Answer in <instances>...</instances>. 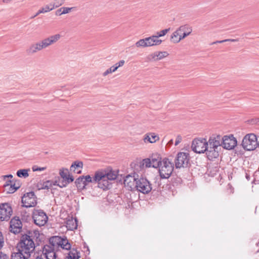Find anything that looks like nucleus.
Wrapping results in <instances>:
<instances>
[{"mask_svg": "<svg viewBox=\"0 0 259 259\" xmlns=\"http://www.w3.org/2000/svg\"><path fill=\"white\" fill-rule=\"evenodd\" d=\"M39 235L38 231H29L26 234L22 235L21 240L17 246L18 251L26 254L27 256L30 257L31 254L35 249L34 239L37 238Z\"/></svg>", "mask_w": 259, "mask_h": 259, "instance_id": "1", "label": "nucleus"}, {"mask_svg": "<svg viewBox=\"0 0 259 259\" xmlns=\"http://www.w3.org/2000/svg\"><path fill=\"white\" fill-rule=\"evenodd\" d=\"M117 175V171L113 170L109 167L105 169L97 170L96 179H100V183H99V188L102 189L103 190L110 189L111 187V183L109 181L115 180Z\"/></svg>", "mask_w": 259, "mask_h": 259, "instance_id": "2", "label": "nucleus"}, {"mask_svg": "<svg viewBox=\"0 0 259 259\" xmlns=\"http://www.w3.org/2000/svg\"><path fill=\"white\" fill-rule=\"evenodd\" d=\"M69 250L71 248V245L66 237H61L59 236L50 237V257L56 259L57 257L56 252L59 248Z\"/></svg>", "mask_w": 259, "mask_h": 259, "instance_id": "3", "label": "nucleus"}, {"mask_svg": "<svg viewBox=\"0 0 259 259\" xmlns=\"http://www.w3.org/2000/svg\"><path fill=\"white\" fill-rule=\"evenodd\" d=\"M159 172L161 179H168L174 170V164L169 159L164 158L162 160V165L160 166Z\"/></svg>", "mask_w": 259, "mask_h": 259, "instance_id": "4", "label": "nucleus"}, {"mask_svg": "<svg viewBox=\"0 0 259 259\" xmlns=\"http://www.w3.org/2000/svg\"><path fill=\"white\" fill-rule=\"evenodd\" d=\"M241 145L245 150H253L256 148L257 145H258L256 135L254 134L246 135L243 138Z\"/></svg>", "mask_w": 259, "mask_h": 259, "instance_id": "5", "label": "nucleus"}, {"mask_svg": "<svg viewBox=\"0 0 259 259\" xmlns=\"http://www.w3.org/2000/svg\"><path fill=\"white\" fill-rule=\"evenodd\" d=\"M135 189L143 194H148L152 190L151 184L147 179L138 177L137 178Z\"/></svg>", "mask_w": 259, "mask_h": 259, "instance_id": "6", "label": "nucleus"}, {"mask_svg": "<svg viewBox=\"0 0 259 259\" xmlns=\"http://www.w3.org/2000/svg\"><path fill=\"white\" fill-rule=\"evenodd\" d=\"M190 156L188 153L180 152L176 156L175 160V166L177 168L181 167H188L190 165Z\"/></svg>", "mask_w": 259, "mask_h": 259, "instance_id": "7", "label": "nucleus"}, {"mask_svg": "<svg viewBox=\"0 0 259 259\" xmlns=\"http://www.w3.org/2000/svg\"><path fill=\"white\" fill-rule=\"evenodd\" d=\"M49 46V38L44 39L36 43L31 44L26 50V53L32 55L40 51Z\"/></svg>", "mask_w": 259, "mask_h": 259, "instance_id": "8", "label": "nucleus"}, {"mask_svg": "<svg viewBox=\"0 0 259 259\" xmlns=\"http://www.w3.org/2000/svg\"><path fill=\"white\" fill-rule=\"evenodd\" d=\"M191 148L195 153H204L208 148L207 142L205 139H195L192 142Z\"/></svg>", "mask_w": 259, "mask_h": 259, "instance_id": "9", "label": "nucleus"}, {"mask_svg": "<svg viewBox=\"0 0 259 259\" xmlns=\"http://www.w3.org/2000/svg\"><path fill=\"white\" fill-rule=\"evenodd\" d=\"M13 210L10 204L8 203L0 204V220L8 221L12 215Z\"/></svg>", "mask_w": 259, "mask_h": 259, "instance_id": "10", "label": "nucleus"}, {"mask_svg": "<svg viewBox=\"0 0 259 259\" xmlns=\"http://www.w3.org/2000/svg\"><path fill=\"white\" fill-rule=\"evenodd\" d=\"M32 218L34 223L39 226H44L48 220L47 214L41 210H34Z\"/></svg>", "mask_w": 259, "mask_h": 259, "instance_id": "11", "label": "nucleus"}, {"mask_svg": "<svg viewBox=\"0 0 259 259\" xmlns=\"http://www.w3.org/2000/svg\"><path fill=\"white\" fill-rule=\"evenodd\" d=\"M23 206L25 207H31L35 206L37 203L36 197L33 192L25 194L22 197Z\"/></svg>", "mask_w": 259, "mask_h": 259, "instance_id": "12", "label": "nucleus"}, {"mask_svg": "<svg viewBox=\"0 0 259 259\" xmlns=\"http://www.w3.org/2000/svg\"><path fill=\"white\" fill-rule=\"evenodd\" d=\"M237 141L233 135L225 136L222 138V146L226 149H233L237 146Z\"/></svg>", "mask_w": 259, "mask_h": 259, "instance_id": "13", "label": "nucleus"}, {"mask_svg": "<svg viewBox=\"0 0 259 259\" xmlns=\"http://www.w3.org/2000/svg\"><path fill=\"white\" fill-rule=\"evenodd\" d=\"M22 223L18 218H14L10 221V231L15 234L19 233L22 230Z\"/></svg>", "mask_w": 259, "mask_h": 259, "instance_id": "14", "label": "nucleus"}, {"mask_svg": "<svg viewBox=\"0 0 259 259\" xmlns=\"http://www.w3.org/2000/svg\"><path fill=\"white\" fill-rule=\"evenodd\" d=\"M222 138L220 135L211 136L207 142L208 146L210 148L218 149L219 146H222Z\"/></svg>", "mask_w": 259, "mask_h": 259, "instance_id": "15", "label": "nucleus"}, {"mask_svg": "<svg viewBox=\"0 0 259 259\" xmlns=\"http://www.w3.org/2000/svg\"><path fill=\"white\" fill-rule=\"evenodd\" d=\"M138 177H139V175L135 172L134 173L133 176L130 175L126 176L124 180V185H126L131 190L135 189L137 178H138Z\"/></svg>", "mask_w": 259, "mask_h": 259, "instance_id": "16", "label": "nucleus"}, {"mask_svg": "<svg viewBox=\"0 0 259 259\" xmlns=\"http://www.w3.org/2000/svg\"><path fill=\"white\" fill-rule=\"evenodd\" d=\"M168 53L166 51L156 52L154 53L149 55L147 57V59L150 61L152 60L157 61L167 57L168 56Z\"/></svg>", "mask_w": 259, "mask_h": 259, "instance_id": "17", "label": "nucleus"}, {"mask_svg": "<svg viewBox=\"0 0 259 259\" xmlns=\"http://www.w3.org/2000/svg\"><path fill=\"white\" fill-rule=\"evenodd\" d=\"M178 31L180 32V38L183 39L191 34L192 31V28L191 27L186 24L181 26L178 28Z\"/></svg>", "mask_w": 259, "mask_h": 259, "instance_id": "18", "label": "nucleus"}, {"mask_svg": "<svg viewBox=\"0 0 259 259\" xmlns=\"http://www.w3.org/2000/svg\"><path fill=\"white\" fill-rule=\"evenodd\" d=\"M66 227L68 230H74L77 228V220L76 218H73L72 216H68L66 221Z\"/></svg>", "mask_w": 259, "mask_h": 259, "instance_id": "19", "label": "nucleus"}, {"mask_svg": "<svg viewBox=\"0 0 259 259\" xmlns=\"http://www.w3.org/2000/svg\"><path fill=\"white\" fill-rule=\"evenodd\" d=\"M205 152L207 157L209 160H213L214 159L218 158L219 155L218 149L210 148L208 146Z\"/></svg>", "mask_w": 259, "mask_h": 259, "instance_id": "20", "label": "nucleus"}, {"mask_svg": "<svg viewBox=\"0 0 259 259\" xmlns=\"http://www.w3.org/2000/svg\"><path fill=\"white\" fill-rule=\"evenodd\" d=\"M150 159L153 167L157 168L162 165V161H161V158L159 154L157 153L153 154Z\"/></svg>", "mask_w": 259, "mask_h": 259, "instance_id": "21", "label": "nucleus"}, {"mask_svg": "<svg viewBox=\"0 0 259 259\" xmlns=\"http://www.w3.org/2000/svg\"><path fill=\"white\" fill-rule=\"evenodd\" d=\"M147 41V47H151L153 46H158L162 42L161 39H158L155 35H152L150 37L145 38Z\"/></svg>", "mask_w": 259, "mask_h": 259, "instance_id": "22", "label": "nucleus"}, {"mask_svg": "<svg viewBox=\"0 0 259 259\" xmlns=\"http://www.w3.org/2000/svg\"><path fill=\"white\" fill-rule=\"evenodd\" d=\"M75 184L77 187L78 190L81 191L86 189V186L88 184L83 179V176H80L76 179L75 181Z\"/></svg>", "mask_w": 259, "mask_h": 259, "instance_id": "23", "label": "nucleus"}, {"mask_svg": "<svg viewBox=\"0 0 259 259\" xmlns=\"http://www.w3.org/2000/svg\"><path fill=\"white\" fill-rule=\"evenodd\" d=\"M159 137L154 133H149L146 135L144 139V142H148L150 143H153L159 140Z\"/></svg>", "mask_w": 259, "mask_h": 259, "instance_id": "24", "label": "nucleus"}, {"mask_svg": "<svg viewBox=\"0 0 259 259\" xmlns=\"http://www.w3.org/2000/svg\"><path fill=\"white\" fill-rule=\"evenodd\" d=\"M68 253V255L66 256V259H79L80 258L79 252L76 249L73 248Z\"/></svg>", "mask_w": 259, "mask_h": 259, "instance_id": "25", "label": "nucleus"}, {"mask_svg": "<svg viewBox=\"0 0 259 259\" xmlns=\"http://www.w3.org/2000/svg\"><path fill=\"white\" fill-rule=\"evenodd\" d=\"M97 174V171H96L95 173L94 177L92 178L90 175H87L85 176H83V179L85 180V181L87 184L89 183H98V186L99 187V183H100V179H96V177Z\"/></svg>", "mask_w": 259, "mask_h": 259, "instance_id": "26", "label": "nucleus"}, {"mask_svg": "<svg viewBox=\"0 0 259 259\" xmlns=\"http://www.w3.org/2000/svg\"><path fill=\"white\" fill-rule=\"evenodd\" d=\"M180 32L178 31V29H177L175 31H174L170 36V40L174 43H178L182 39H180Z\"/></svg>", "mask_w": 259, "mask_h": 259, "instance_id": "27", "label": "nucleus"}, {"mask_svg": "<svg viewBox=\"0 0 259 259\" xmlns=\"http://www.w3.org/2000/svg\"><path fill=\"white\" fill-rule=\"evenodd\" d=\"M29 257L19 251L17 252H13L11 254V259H28Z\"/></svg>", "mask_w": 259, "mask_h": 259, "instance_id": "28", "label": "nucleus"}, {"mask_svg": "<svg viewBox=\"0 0 259 259\" xmlns=\"http://www.w3.org/2000/svg\"><path fill=\"white\" fill-rule=\"evenodd\" d=\"M50 185H57L60 188L65 187L68 184L66 183L64 179L60 180L59 177H58V180H56L54 182L50 181Z\"/></svg>", "mask_w": 259, "mask_h": 259, "instance_id": "29", "label": "nucleus"}, {"mask_svg": "<svg viewBox=\"0 0 259 259\" xmlns=\"http://www.w3.org/2000/svg\"><path fill=\"white\" fill-rule=\"evenodd\" d=\"M37 189L38 190L49 189V181L40 180L36 185Z\"/></svg>", "mask_w": 259, "mask_h": 259, "instance_id": "30", "label": "nucleus"}, {"mask_svg": "<svg viewBox=\"0 0 259 259\" xmlns=\"http://www.w3.org/2000/svg\"><path fill=\"white\" fill-rule=\"evenodd\" d=\"M2 178L4 181H6L5 184H4V187H5V189L7 190V187L12 185V181L9 179H12L13 178V176L12 175H5L3 176Z\"/></svg>", "mask_w": 259, "mask_h": 259, "instance_id": "31", "label": "nucleus"}, {"mask_svg": "<svg viewBox=\"0 0 259 259\" xmlns=\"http://www.w3.org/2000/svg\"><path fill=\"white\" fill-rule=\"evenodd\" d=\"M83 167V162L81 161H75L72 163L70 166V170H72L74 172L75 171V169L80 168L82 169Z\"/></svg>", "mask_w": 259, "mask_h": 259, "instance_id": "32", "label": "nucleus"}, {"mask_svg": "<svg viewBox=\"0 0 259 259\" xmlns=\"http://www.w3.org/2000/svg\"><path fill=\"white\" fill-rule=\"evenodd\" d=\"M29 169H21L17 171V175L20 178H27L29 176Z\"/></svg>", "mask_w": 259, "mask_h": 259, "instance_id": "33", "label": "nucleus"}, {"mask_svg": "<svg viewBox=\"0 0 259 259\" xmlns=\"http://www.w3.org/2000/svg\"><path fill=\"white\" fill-rule=\"evenodd\" d=\"M47 247H49V246L45 245L44 247L42 254L40 256H37L35 259H44L45 258L49 259V250L47 249Z\"/></svg>", "mask_w": 259, "mask_h": 259, "instance_id": "34", "label": "nucleus"}, {"mask_svg": "<svg viewBox=\"0 0 259 259\" xmlns=\"http://www.w3.org/2000/svg\"><path fill=\"white\" fill-rule=\"evenodd\" d=\"M145 165L146 167H152V165L151 164V159L150 158H145L142 160V162L140 163V165Z\"/></svg>", "mask_w": 259, "mask_h": 259, "instance_id": "35", "label": "nucleus"}, {"mask_svg": "<svg viewBox=\"0 0 259 259\" xmlns=\"http://www.w3.org/2000/svg\"><path fill=\"white\" fill-rule=\"evenodd\" d=\"M61 38V35L57 34L50 37V45L55 43Z\"/></svg>", "mask_w": 259, "mask_h": 259, "instance_id": "36", "label": "nucleus"}, {"mask_svg": "<svg viewBox=\"0 0 259 259\" xmlns=\"http://www.w3.org/2000/svg\"><path fill=\"white\" fill-rule=\"evenodd\" d=\"M135 45L137 47H147V44L145 38L140 39Z\"/></svg>", "mask_w": 259, "mask_h": 259, "instance_id": "37", "label": "nucleus"}, {"mask_svg": "<svg viewBox=\"0 0 259 259\" xmlns=\"http://www.w3.org/2000/svg\"><path fill=\"white\" fill-rule=\"evenodd\" d=\"M117 67L115 66V64L112 66H111L110 68L108 69L106 71H105L103 74V75L104 76H105L107 75L109 73H111L112 72H115L117 69Z\"/></svg>", "mask_w": 259, "mask_h": 259, "instance_id": "38", "label": "nucleus"}, {"mask_svg": "<svg viewBox=\"0 0 259 259\" xmlns=\"http://www.w3.org/2000/svg\"><path fill=\"white\" fill-rule=\"evenodd\" d=\"M169 30L170 28L162 30L159 32H157L156 35H155L157 36V38H158L159 37L164 36L169 31Z\"/></svg>", "mask_w": 259, "mask_h": 259, "instance_id": "39", "label": "nucleus"}, {"mask_svg": "<svg viewBox=\"0 0 259 259\" xmlns=\"http://www.w3.org/2000/svg\"><path fill=\"white\" fill-rule=\"evenodd\" d=\"M64 3V0H55L53 3L52 8H50V11L54 8H57L61 6Z\"/></svg>", "mask_w": 259, "mask_h": 259, "instance_id": "40", "label": "nucleus"}, {"mask_svg": "<svg viewBox=\"0 0 259 259\" xmlns=\"http://www.w3.org/2000/svg\"><path fill=\"white\" fill-rule=\"evenodd\" d=\"M59 174L61 176V177L64 179L67 175H68V170L67 168H62V169L60 170Z\"/></svg>", "mask_w": 259, "mask_h": 259, "instance_id": "41", "label": "nucleus"}, {"mask_svg": "<svg viewBox=\"0 0 259 259\" xmlns=\"http://www.w3.org/2000/svg\"><path fill=\"white\" fill-rule=\"evenodd\" d=\"M14 186L11 185V186H9L8 187H7V192L8 193H14L17 189H18L20 187V186H18L17 187H14Z\"/></svg>", "mask_w": 259, "mask_h": 259, "instance_id": "42", "label": "nucleus"}, {"mask_svg": "<svg viewBox=\"0 0 259 259\" xmlns=\"http://www.w3.org/2000/svg\"><path fill=\"white\" fill-rule=\"evenodd\" d=\"M63 14L69 13L71 11L74 9V7H61V8Z\"/></svg>", "mask_w": 259, "mask_h": 259, "instance_id": "43", "label": "nucleus"}, {"mask_svg": "<svg viewBox=\"0 0 259 259\" xmlns=\"http://www.w3.org/2000/svg\"><path fill=\"white\" fill-rule=\"evenodd\" d=\"M64 180H65L66 183L68 184L74 181V178L72 175L68 174V175H67Z\"/></svg>", "mask_w": 259, "mask_h": 259, "instance_id": "44", "label": "nucleus"}, {"mask_svg": "<svg viewBox=\"0 0 259 259\" xmlns=\"http://www.w3.org/2000/svg\"><path fill=\"white\" fill-rule=\"evenodd\" d=\"M46 169H47L46 167H38L36 165H34L32 167V170L33 171H38V170L42 171V170H45Z\"/></svg>", "mask_w": 259, "mask_h": 259, "instance_id": "45", "label": "nucleus"}, {"mask_svg": "<svg viewBox=\"0 0 259 259\" xmlns=\"http://www.w3.org/2000/svg\"><path fill=\"white\" fill-rule=\"evenodd\" d=\"M49 11V7L46 6V8H43L39 10L37 12V14H40L41 13H47Z\"/></svg>", "mask_w": 259, "mask_h": 259, "instance_id": "46", "label": "nucleus"}, {"mask_svg": "<svg viewBox=\"0 0 259 259\" xmlns=\"http://www.w3.org/2000/svg\"><path fill=\"white\" fill-rule=\"evenodd\" d=\"M182 139L180 135L177 136L176 140L175 142V146H177L180 143H181L182 141Z\"/></svg>", "mask_w": 259, "mask_h": 259, "instance_id": "47", "label": "nucleus"}, {"mask_svg": "<svg viewBox=\"0 0 259 259\" xmlns=\"http://www.w3.org/2000/svg\"><path fill=\"white\" fill-rule=\"evenodd\" d=\"M125 62L123 60H120L119 62L115 64V66L117 67V68H118L119 67L122 66Z\"/></svg>", "mask_w": 259, "mask_h": 259, "instance_id": "48", "label": "nucleus"}, {"mask_svg": "<svg viewBox=\"0 0 259 259\" xmlns=\"http://www.w3.org/2000/svg\"><path fill=\"white\" fill-rule=\"evenodd\" d=\"M4 242V237L0 232V249L3 246Z\"/></svg>", "mask_w": 259, "mask_h": 259, "instance_id": "49", "label": "nucleus"}, {"mask_svg": "<svg viewBox=\"0 0 259 259\" xmlns=\"http://www.w3.org/2000/svg\"><path fill=\"white\" fill-rule=\"evenodd\" d=\"M227 42V39H224V40H217V41H213L212 42L211 45H214V44H221V43H223V42Z\"/></svg>", "mask_w": 259, "mask_h": 259, "instance_id": "50", "label": "nucleus"}, {"mask_svg": "<svg viewBox=\"0 0 259 259\" xmlns=\"http://www.w3.org/2000/svg\"><path fill=\"white\" fill-rule=\"evenodd\" d=\"M62 10H61V8L59 9H58L56 11V15H57V16H60L61 15H62Z\"/></svg>", "mask_w": 259, "mask_h": 259, "instance_id": "51", "label": "nucleus"}, {"mask_svg": "<svg viewBox=\"0 0 259 259\" xmlns=\"http://www.w3.org/2000/svg\"><path fill=\"white\" fill-rule=\"evenodd\" d=\"M0 259H9V257L5 254H2L0 256Z\"/></svg>", "mask_w": 259, "mask_h": 259, "instance_id": "52", "label": "nucleus"}, {"mask_svg": "<svg viewBox=\"0 0 259 259\" xmlns=\"http://www.w3.org/2000/svg\"><path fill=\"white\" fill-rule=\"evenodd\" d=\"M238 41V39H227V41L236 42Z\"/></svg>", "mask_w": 259, "mask_h": 259, "instance_id": "53", "label": "nucleus"}, {"mask_svg": "<svg viewBox=\"0 0 259 259\" xmlns=\"http://www.w3.org/2000/svg\"><path fill=\"white\" fill-rule=\"evenodd\" d=\"M12 1V0H3V3H6V4L9 3L10 2H11Z\"/></svg>", "mask_w": 259, "mask_h": 259, "instance_id": "54", "label": "nucleus"}, {"mask_svg": "<svg viewBox=\"0 0 259 259\" xmlns=\"http://www.w3.org/2000/svg\"><path fill=\"white\" fill-rule=\"evenodd\" d=\"M246 178L248 180H250V176H249V175H248V174H246Z\"/></svg>", "mask_w": 259, "mask_h": 259, "instance_id": "55", "label": "nucleus"}, {"mask_svg": "<svg viewBox=\"0 0 259 259\" xmlns=\"http://www.w3.org/2000/svg\"><path fill=\"white\" fill-rule=\"evenodd\" d=\"M39 14H37V12L36 14H35V15L31 17V19L35 18V17L37 16Z\"/></svg>", "mask_w": 259, "mask_h": 259, "instance_id": "56", "label": "nucleus"}, {"mask_svg": "<svg viewBox=\"0 0 259 259\" xmlns=\"http://www.w3.org/2000/svg\"><path fill=\"white\" fill-rule=\"evenodd\" d=\"M81 172V169H80L79 171H76L77 174H80Z\"/></svg>", "mask_w": 259, "mask_h": 259, "instance_id": "57", "label": "nucleus"}, {"mask_svg": "<svg viewBox=\"0 0 259 259\" xmlns=\"http://www.w3.org/2000/svg\"><path fill=\"white\" fill-rule=\"evenodd\" d=\"M12 185H14V187H18L19 186H16L15 184H12Z\"/></svg>", "mask_w": 259, "mask_h": 259, "instance_id": "58", "label": "nucleus"}, {"mask_svg": "<svg viewBox=\"0 0 259 259\" xmlns=\"http://www.w3.org/2000/svg\"><path fill=\"white\" fill-rule=\"evenodd\" d=\"M169 143H172V140H171L169 142Z\"/></svg>", "mask_w": 259, "mask_h": 259, "instance_id": "59", "label": "nucleus"}, {"mask_svg": "<svg viewBox=\"0 0 259 259\" xmlns=\"http://www.w3.org/2000/svg\"><path fill=\"white\" fill-rule=\"evenodd\" d=\"M257 120V121H256V122H259V118H258Z\"/></svg>", "mask_w": 259, "mask_h": 259, "instance_id": "60", "label": "nucleus"}, {"mask_svg": "<svg viewBox=\"0 0 259 259\" xmlns=\"http://www.w3.org/2000/svg\"><path fill=\"white\" fill-rule=\"evenodd\" d=\"M87 250L88 251H89V248H88V247H87Z\"/></svg>", "mask_w": 259, "mask_h": 259, "instance_id": "61", "label": "nucleus"}, {"mask_svg": "<svg viewBox=\"0 0 259 259\" xmlns=\"http://www.w3.org/2000/svg\"><path fill=\"white\" fill-rule=\"evenodd\" d=\"M65 259H66V258H65Z\"/></svg>", "mask_w": 259, "mask_h": 259, "instance_id": "62", "label": "nucleus"}]
</instances>
